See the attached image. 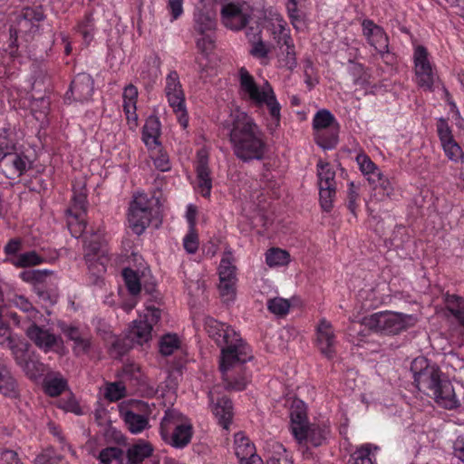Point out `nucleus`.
Segmentation results:
<instances>
[{
    "label": "nucleus",
    "mask_w": 464,
    "mask_h": 464,
    "mask_svg": "<svg viewBox=\"0 0 464 464\" xmlns=\"http://www.w3.org/2000/svg\"><path fill=\"white\" fill-rule=\"evenodd\" d=\"M222 125L227 130L237 159L245 163L264 159L266 151L265 134L250 115L237 108L231 110Z\"/></svg>",
    "instance_id": "obj_1"
},
{
    "label": "nucleus",
    "mask_w": 464,
    "mask_h": 464,
    "mask_svg": "<svg viewBox=\"0 0 464 464\" xmlns=\"http://www.w3.org/2000/svg\"><path fill=\"white\" fill-rule=\"evenodd\" d=\"M252 358V350L248 344H241L236 353L231 349L223 352L219 370L227 390L239 392L246 388L250 375L246 372L245 363Z\"/></svg>",
    "instance_id": "obj_2"
},
{
    "label": "nucleus",
    "mask_w": 464,
    "mask_h": 464,
    "mask_svg": "<svg viewBox=\"0 0 464 464\" xmlns=\"http://www.w3.org/2000/svg\"><path fill=\"white\" fill-rule=\"evenodd\" d=\"M191 421L176 409H168L160 421V436L164 442L175 449H184L191 440Z\"/></svg>",
    "instance_id": "obj_3"
},
{
    "label": "nucleus",
    "mask_w": 464,
    "mask_h": 464,
    "mask_svg": "<svg viewBox=\"0 0 464 464\" xmlns=\"http://www.w3.org/2000/svg\"><path fill=\"white\" fill-rule=\"evenodd\" d=\"M239 85L240 91L245 97L256 106L266 104L272 118L279 121L281 106L268 82H266V84L260 88L249 72L245 67H241L239 69Z\"/></svg>",
    "instance_id": "obj_4"
},
{
    "label": "nucleus",
    "mask_w": 464,
    "mask_h": 464,
    "mask_svg": "<svg viewBox=\"0 0 464 464\" xmlns=\"http://www.w3.org/2000/svg\"><path fill=\"white\" fill-rule=\"evenodd\" d=\"M416 317L396 312H378L362 318V324L370 330L386 335H395L416 324Z\"/></svg>",
    "instance_id": "obj_5"
},
{
    "label": "nucleus",
    "mask_w": 464,
    "mask_h": 464,
    "mask_svg": "<svg viewBox=\"0 0 464 464\" xmlns=\"http://www.w3.org/2000/svg\"><path fill=\"white\" fill-rule=\"evenodd\" d=\"M411 372L418 390L429 396L437 392L440 383L445 379L440 367L425 357L415 358L411 362Z\"/></svg>",
    "instance_id": "obj_6"
},
{
    "label": "nucleus",
    "mask_w": 464,
    "mask_h": 464,
    "mask_svg": "<svg viewBox=\"0 0 464 464\" xmlns=\"http://www.w3.org/2000/svg\"><path fill=\"white\" fill-rule=\"evenodd\" d=\"M314 140L324 150H333L339 141V123L326 109L319 110L313 118Z\"/></svg>",
    "instance_id": "obj_7"
},
{
    "label": "nucleus",
    "mask_w": 464,
    "mask_h": 464,
    "mask_svg": "<svg viewBox=\"0 0 464 464\" xmlns=\"http://www.w3.org/2000/svg\"><path fill=\"white\" fill-rule=\"evenodd\" d=\"M204 327L208 336L221 347L220 357H223V352L226 350L231 349L236 353L241 344H247L232 327L213 317L205 318Z\"/></svg>",
    "instance_id": "obj_8"
},
{
    "label": "nucleus",
    "mask_w": 464,
    "mask_h": 464,
    "mask_svg": "<svg viewBox=\"0 0 464 464\" xmlns=\"http://www.w3.org/2000/svg\"><path fill=\"white\" fill-rule=\"evenodd\" d=\"M165 95L169 105L177 116L178 121L183 129L188 125V114L185 103V94L176 71H170L165 80Z\"/></svg>",
    "instance_id": "obj_9"
},
{
    "label": "nucleus",
    "mask_w": 464,
    "mask_h": 464,
    "mask_svg": "<svg viewBox=\"0 0 464 464\" xmlns=\"http://www.w3.org/2000/svg\"><path fill=\"white\" fill-rule=\"evenodd\" d=\"M152 218L151 199L143 193H138L130 203L128 211L129 226L136 235H141L150 226Z\"/></svg>",
    "instance_id": "obj_10"
},
{
    "label": "nucleus",
    "mask_w": 464,
    "mask_h": 464,
    "mask_svg": "<svg viewBox=\"0 0 464 464\" xmlns=\"http://www.w3.org/2000/svg\"><path fill=\"white\" fill-rule=\"evenodd\" d=\"M231 248H227L218 266L219 293L224 303L232 302L236 296L237 266Z\"/></svg>",
    "instance_id": "obj_11"
},
{
    "label": "nucleus",
    "mask_w": 464,
    "mask_h": 464,
    "mask_svg": "<svg viewBox=\"0 0 464 464\" xmlns=\"http://www.w3.org/2000/svg\"><path fill=\"white\" fill-rule=\"evenodd\" d=\"M45 19V14L43 9V6L33 5V6H24L21 10L20 14L17 16L16 20V27L10 28V37L13 39L14 35V41H12V45L15 44L17 34H34L39 30V23Z\"/></svg>",
    "instance_id": "obj_12"
},
{
    "label": "nucleus",
    "mask_w": 464,
    "mask_h": 464,
    "mask_svg": "<svg viewBox=\"0 0 464 464\" xmlns=\"http://www.w3.org/2000/svg\"><path fill=\"white\" fill-rule=\"evenodd\" d=\"M428 56V51L424 46L418 45L415 47L413 62L417 84L425 91L431 92L433 90L436 75Z\"/></svg>",
    "instance_id": "obj_13"
},
{
    "label": "nucleus",
    "mask_w": 464,
    "mask_h": 464,
    "mask_svg": "<svg viewBox=\"0 0 464 464\" xmlns=\"http://www.w3.org/2000/svg\"><path fill=\"white\" fill-rule=\"evenodd\" d=\"M330 434V428L328 425L309 423L304 429L302 430L300 436H293L299 445L303 454H311L308 446L311 445L314 448L320 447L325 443L328 435Z\"/></svg>",
    "instance_id": "obj_14"
},
{
    "label": "nucleus",
    "mask_w": 464,
    "mask_h": 464,
    "mask_svg": "<svg viewBox=\"0 0 464 464\" xmlns=\"http://www.w3.org/2000/svg\"><path fill=\"white\" fill-rule=\"evenodd\" d=\"M362 35L367 43L383 57L389 53V37L384 29L371 19H363L362 22Z\"/></svg>",
    "instance_id": "obj_15"
},
{
    "label": "nucleus",
    "mask_w": 464,
    "mask_h": 464,
    "mask_svg": "<svg viewBox=\"0 0 464 464\" xmlns=\"http://www.w3.org/2000/svg\"><path fill=\"white\" fill-rule=\"evenodd\" d=\"M27 338L44 353H49L58 346L61 338L52 333L49 329H45L38 325V323L31 324L26 331Z\"/></svg>",
    "instance_id": "obj_16"
},
{
    "label": "nucleus",
    "mask_w": 464,
    "mask_h": 464,
    "mask_svg": "<svg viewBox=\"0 0 464 464\" xmlns=\"http://www.w3.org/2000/svg\"><path fill=\"white\" fill-rule=\"evenodd\" d=\"M250 15L240 4L228 3L221 8V20L227 28L234 31L243 29L248 23Z\"/></svg>",
    "instance_id": "obj_17"
},
{
    "label": "nucleus",
    "mask_w": 464,
    "mask_h": 464,
    "mask_svg": "<svg viewBox=\"0 0 464 464\" xmlns=\"http://www.w3.org/2000/svg\"><path fill=\"white\" fill-rule=\"evenodd\" d=\"M316 343L326 358L332 359L335 356L336 337L332 324L325 318L320 320L316 327Z\"/></svg>",
    "instance_id": "obj_18"
},
{
    "label": "nucleus",
    "mask_w": 464,
    "mask_h": 464,
    "mask_svg": "<svg viewBox=\"0 0 464 464\" xmlns=\"http://www.w3.org/2000/svg\"><path fill=\"white\" fill-rule=\"evenodd\" d=\"M19 277L24 282L31 284L33 290L56 287L59 281L57 274L48 269L24 270L20 273Z\"/></svg>",
    "instance_id": "obj_19"
},
{
    "label": "nucleus",
    "mask_w": 464,
    "mask_h": 464,
    "mask_svg": "<svg viewBox=\"0 0 464 464\" xmlns=\"http://www.w3.org/2000/svg\"><path fill=\"white\" fill-rule=\"evenodd\" d=\"M84 260L90 271L93 274H102L106 271L103 251L102 249V241L97 235L93 239L85 241Z\"/></svg>",
    "instance_id": "obj_20"
},
{
    "label": "nucleus",
    "mask_w": 464,
    "mask_h": 464,
    "mask_svg": "<svg viewBox=\"0 0 464 464\" xmlns=\"http://www.w3.org/2000/svg\"><path fill=\"white\" fill-rule=\"evenodd\" d=\"M198 190L205 198H208L212 188L211 171L208 167V155L204 150H200L197 153V162L195 166Z\"/></svg>",
    "instance_id": "obj_21"
},
{
    "label": "nucleus",
    "mask_w": 464,
    "mask_h": 464,
    "mask_svg": "<svg viewBox=\"0 0 464 464\" xmlns=\"http://www.w3.org/2000/svg\"><path fill=\"white\" fill-rule=\"evenodd\" d=\"M65 336L73 342L72 351L79 356L89 353L92 346L90 334L82 329L64 323L59 324Z\"/></svg>",
    "instance_id": "obj_22"
},
{
    "label": "nucleus",
    "mask_w": 464,
    "mask_h": 464,
    "mask_svg": "<svg viewBox=\"0 0 464 464\" xmlns=\"http://www.w3.org/2000/svg\"><path fill=\"white\" fill-rule=\"evenodd\" d=\"M210 401L211 411L218 420V422L225 430H228L233 418V406L232 401L225 397H218L216 401L214 395L211 392H208Z\"/></svg>",
    "instance_id": "obj_23"
},
{
    "label": "nucleus",
    "mask_w": 464,
    "mask_h": 464,
    "mask_svg": "<svg viewBox=\"0 0 464 464\" xmlns=\"http://www.w3.org/2000/svg\"><path fill=\"white\" fill-rule=\"evenodd\" d=\"M94 82L92 77L85 72L78 73L72 81L70 92L74 101L84 102H88L94 91Z\"/></svg>",
    "instance_id": "obj_24"
},
{
    "label": "nucleus",
    "mask_w": 464,
    "mask_h": 464,
    "mask_svg": "<svg viewBox=\"0 0 464 464\" xmlns=\"http://www.w3.org/2000/svg\"><path fill=\"white\" fill-rule=\"evenodd\" d=\"M152 451L153 449L149 442L140 440L128 449L126 464H160Z\"/></svg>",
    "instance_id": "obj_25"
},
{
    "label": "nucleus",
    "mask_w": 464,
    "mask_h": 464,
    "mask_svg": "<svg viewBox=\"0 0 464 464\" xmlns=\"http://www.w3.org/2000/svg\"><path fill=\"white\" fill-rule=\"evenodd\" d=\"M430 396L434 398L440 406L447 410H453L460 405L455 394L453 385L447 377L440 383L437 392H433Z\"/></svg>",
    "instance_id": "obj_26"
},
{
    "label": "nucleus",
    "mask_w": 464,
    "mask_h": 464,
    "mask_svg": "<svg viewBox=\"0 0 464 464\" xmlns=\"http://www.w3.org/2000/svg\"><path fill=\"white\" fill-rule=\"evenodd\" d=\"M290 431L293 436H300L308 424L306 405L300 400H295L290 407Z\"/></svg>",
    "instance_id": "obj_27"
},
{
    "label": "nucleus",
    "mask_w": 464,
    "mask_h": 464,
    "mask_svg": "<svg viewBox=\"0 0 464 464\" xmlns=\"http://www.w3.org/2000/svg\"><path fill=\"white\" fill-rule=\"evenodd\" d=\"M87 190L82 180H75L72 184V205L66 213L85 215L87 211Z\"/></svg>",
    "instance_id": "obj_28"
},
{
    "label": "nucleus",
    "mask_w": 464,
    "mask_h": 464,
    "mask_svg": "<svg viewBox=\"0 0 464 464\" xmlns=\"http://www.w3.org/2000/svg\"><path fill=\"white\" fill-rule=\"evenodd\" d=\"M10 303L12 305L23 312L25 314L26 319L31 324L41 323L43 321V314L34 307L25 296L22 295H14L13 298L10 299Z\"/></svg>",
    "instance_id": "obj_29"
},
{
    "label": "nucleus",
    "mask_w": 464,
    "mask_h": 464,
    "mask_svg": "<svg viewBox=\"0 0 464 464\" xmlns=\"http://www.w3.org/2000/svg\"><path fill=\"white\" fill-rule=\"evenodd\" d=\"M193 28L199 34L215 33L216 31L215 16L205 9L197 8L193 14Z\"/></svg>",
    "instance_id": "obj_30"
},
{
    "label": "nucleus",
    "mask_w": 464,
    "mask_h": 464,
    "mask_svg": "<svg viewBox=\"0 0 464 464\" xmlns=\"http://www.w3.org/2000/svg\"><path fill=\"white\" fill-rule=\"evenodd\" d=\"M271 30L276 44L282 48L284 44L293 42L287 23L279 14H274L271 17Z\"/></svg>",
    "instance_id": "obj_31"
},
{
    "label": "nucleus",
    "mask_w": 464,
    "mask_h": 464,
    "mask_svg": "<svg viewBox=\"0 0 464 464\" xmlns=\"http://www.w3.org/2000/svg\"><path fill=\"white\" fill-rule=\"evenodd\" d=\"M76 32L79 33L85 44L89 45L94 39L97 32L94 11H87L76 25Z\"/></svg>",
    "instance_id": "obj_32"
},
{
    "label": "nucleus",
    "mask_w": 464,
    "mask_h": 464,
    "mask_svg": "<svg viewBox=\"0 0 464 464\" xmlns=\"http://www.w3.org/2000/svg\"><path fill=\"white\" fill-rule=\"evenodd\" d=\"M151 331V325L140 319L133 321L127 334L134 344L142 345L150 340Z\"/></svg>",
    "instance_id": "obj_33"
},
{
    "label": "nucleus",
    "mask_w": 464,
    "mask_h": 464,
    "mask_svg": "<svg viewBox=\"0 0 464 464\" xmlns=\"http://www.w3.org/2000/svg\"><path fill=\"white\" fill-rule=\"evenodd\" d=\"M121 416L128 430L133 434L140 433L149 427V420L146 416L130 410H121Z\"/></svg>",
    "instance_id": "obj_34"
},
{
    "label": "nucleus",
    "mask_w": 464,
    "mask_h": 464,
    "mask_svg": "<svg viewBox=\"0 0 464 464\" xmlns=\"http://www.w3.org/2000/svg\"><path fill=\"white\" fill-rule=\"evenodd\" d=\"M160 121L155 116H150L142 128V140L144 143L152 147L159 144V138L160 136Z\"/></svg>",
    "instance_id": "obj_35"
},
{
    "label": "nucleus",
    "mask_w": 464,
    "mask_h": 464,
    "mask_svg": "<svg viewBox=\"0 0 464 464\" xmlns=\"http://www.w3.org/2000/svg\"><path fill=\"white\" fill-rule=\"evenodd\" d=\"M44 391L50 397H57L68 387L65 378L59 372L49 374L44 380Z\"/></svg>",
    "instance_id": "obj_36"
},
{
    "label": "nucleus",
    "mask_w": 464,
    "mask_h": 464,
    "mask_svg": "<svg viewBox=\"0 0 464 464\" xmlns=\"http://www.w3.org/2000/svg\"><path fill=\"white\" fill-rule=\"evenodd\" d=\"M4 262L9 263L17 268H24L43 264L44 257L32 250L19 254L16 257H5Z\"/></svg>",
    "instance_id": "obj_37"
},
{
    "label": "nucleus",
    "mask_w": 464,
    "mask_h": 464,
    "mask_svg": "<svg viewBox=\"0 0 464 464\" xmlns=\"http://www.w3.org/2000/svg\"><path fill=\"white\" fill-rule=\"evenodd\" d=\"M234 450L238 460L246 459L256 453V447L250 440L243 433L237 432L234 438Z\"/></svg>",
    "instance_id": "obj_38"
},
{
    "label": "nucleus",
    "mask_w": 464,
    "mask_h": 464,
    "mask_svg": "<svg viewBox=\"0 0 464 464\" xmlns=\"http://www.w3.org/2000/svg\"><path fill=\"white\" fill-rule=\"evenodd\" d=\"M379 450L380 448L374 444H362L352 454L353 464H375V455Z\"/></svg>",
    "instance_id": "obj_39"
},
{
    "label": "nucleus",
    "mask_w": 464,
    "mask_h": 464,
    "mask_svg": "<svg viewBox=\"0 0 464 464\" xmlns=\"http://www.w3.org/2000/svg\"><path fill=\"white\" fill-rule=\"evenodd\" d=\"M0 392L9 397H16L18 394L16 381L4 364L0 366Z\"/></svg>",
    "instance_id": "obj_40"
},
{
    "label": "nucleus",
    "mask_w": 464,
    "mask_h": 464,
    "mask_svg": "<svg viewBox=\"0 0 464 464\" xmlns=\"http://www.w3.org/2000/svg\"><path fill=\"white\" fill-rule=\"evenodd\" d=\"M317 176L319 187H336L335 171L329 163L318 162Z\"/></svg>",
    "instance_id": "obj_41"
},
{
    "label": "nucleus",
    "mask_w": 464,
    "mask_h": 464,
    "mask_svg": "<svg viewBox=\"0 0 464 464\" xmlns=\"http://www.w3.org/2000/svg\"><path fill=\"white\" fill-rule=\"evenodd\" d=\"M356 162L359 166L361 172L367 177V179L375 180V176L380 172L376 164L370 159V157L362 152L356 156Z\"/></svg>",
    "instance_id": "obj_42"
},
{
    "label": "nucleus",
    "mask_w": 464,
    "mask_h": 464,
    "mask_svg": "<svg viewBox=\"0 0 464 464\" xmlns=\"http://www.w3.org/2000/svg\"><path fill=\"white\" fill-rule=\"evenodd\" d=\"M369 182L374 185V196L380 195L379 199L381 200L385 198H391L393 193V187L391 181L381 171L375 176V180H370Z\"/></svg>",
    "instance_id": "obj_43"
},
{
    "label": "nucleus",
    "mask_w": 464,
    "mask_h": 464,
    "mask_svg": "<svg viewBox=\"0 0 464 464\" xmlns=\"http://www.w3.org/2000/svg\"><path fill=\"white\" fill-rule=\"evenodd\" d=\"M67 214V227L71 235L78 238L80 237L86 229V223L84 221V215L79 213H66Z\"/></svg>",
    "instance_id": "obj_44"
},
{
    "label": "nucleus",
    "mask_w": 464,
    "mask_h": 464,
    "mask_svg": "<svg viewBox=\"0 0 464 464\" xmlns=\"http://www.w3.org/2000/svg\"><path fill=\"white\" fill-rule=\"evenodd\" d=\"M289 261L290 256L288 252L280 248H271L266 254V262L270 267L285 266Z\"/></svg>",
    "instance_id": "obj_45"
},
{
    "label": "nucleus",
    "mask_w": 464,
    "mask_h": 464,
    "mask_svg": "<svg viewBox=\"0 0 464 464\" xmlns=\"http://www.w3.org/2000/svg\"><path fill=\"white\" fill-rule=\"evenodd\" d=\"M122 276L125 285L131 295H137L140 292V282L138 273L131 268H124L122 270Z\"/></svg>",
    "instance_id": "obj_46"
},
{
    "label": "nucleus",
    "mask_w": 464,
    "mask_h": 464,
    "mask_svg": "<svg viewBox=\"0 0 464 464\" xmlns=\"http://www.w3.org/2000/svg\"><path fill=\"white\" fill-rule=\"evenodd\" d=\"M134 343L126 334L123 337H115L110 348V353L114 357H121L125 354Z\"/></svg>",
    "instance_id": "obj_47"
},
{
    "label": "nucleus",
    "mask_w": 464,
    "mask_h": 464,
    "mask_svg": "<svg viewBox=\"0 0 464 464\" xmlns=\"http://www.w3.org/2000/svg\"><path fill=\"white\" fill-rule=\"evenodd\" d=\"M8 161L11 163L14 172L17 173L18 177H21L32 167V162L27 156L16 153L14 151L12 152Z\"/></svg>",
    "instance_id": "obj_48"
},
{
    "label": "nucleus",
    "mask_w": 464,
    "mask_h": 464,
    "mask_svg": "<svg viewBox=\"0 0 464 464\" xmlns=\"http://www.w3.org/2000/svg\"><path fill=\"white\" fill-rule=\"evenodd\" d=\"M249 42L251 44L249 53L253 57L257 59L267 58L270 50L258 34L250 37Z\"/></svg>",
    "instance_id": "obj_49"
},
{
    "label": "nucleus",
    "mask_w": 464,
    "mask_h": 464,
    "mask_svg": "<svg viewBox=\"0 0 464 464\" xmlns=\"http://www.w3.org/2000/svg\"><path fill=\"white\" fill-rule=\"evenodd\" d=\"M267 309L277 316H285L290 309V302L282 297L271 298L267 301Z\"/></svg>",
    "instance_id": "obj_50"
},
{
    "label": "nucleus",
    "mask_w": 464,
    "mask_h": 464,
    "mask_svg": "<svg viewBox=\"0 0 464 464\" xmlns=\"http://www.w3.org/2000/svg\"><path fill=\"white\" fill-rule=\"evenodd\" d=\"M336 187H319L320 205L324 211L329 212L333 208Z\"/></svg>",
    "instance_id": "obj_51"
},
{
    "label": "nucleus",
    "mask_w": 464,
    "mask_h": 464,
    "mask_svg": "<svg viewBox=\"0 0 464 464\" xmlns=\"http://www.w3.org/2000/svg\"><path fill=\"white\" fill-rule=\"evenodd\" d=\"M104 396L110 401H117L126 396L125 385L121 382H111L106 386Z\"/></svg>",
    "instance_id": "obj_52"
},
{
    "label": "nucleus",
    "mask_w": 464,
    "mask_h": 464,
    "mask_svg": "<svg viewBox=\"0 0 464 464\" xmlns=\"http://www.w3.org/2000/svg\"><path fill=\"white\" fill-rule=\"evenodd\" d=\"M179 341L176 334H166L160 342V352L164 356L171 355L179 348Z\"/></svg>",
    "instance_id": "obj_53"
},
{
    "label": "nucleus",
    "mask_w": 464,
    "mask_h": 464,
    "mask_svg": "<svg viewBox=\"0 0 464 464\" xmlns=\"http://www.w3.org/2000/svg\"><path fill=\"white\" fill-rule=\"evenodd\" d=\"M200 35L196 41V45L201 54L207 57L215 47V33L202 34Z\"/></svg>",
    "instance_id": "obj_54"
},
{
    "label": "nucleus",
    "mask_w": 464,
    "mask_h": 464,
    "mask_svg": "<svg viewBox=\"0 0 464 464\" xmlns=\"http://www.w3.org/2000/svg\"><path fill=\"white\" fill-rule=\"evenodd\" d=\"M58 286L56 287H49L46 289H36L33 290L34 293L38 296L39 300L43 302L46 305H53L58 301Z\"/></svg>",
    "instance_id": "obj_55"
},
{
    "label": "nucleus",
    "mask_w": 464,
    "mask_h": 464,
    "mask_svg": "<svg viewBox=\"0 0 464 464\" xmlns=\"http://www.w3.org/2000/svg\"><path fill=\"white\" fill-rule=\"evenodd\" d=\"M123 455V450L118 447H108L103 449L98 456L100 464H111L112 460L120 459Z\"/></svg>",
    "instance_id": "obj_56"
},
{
    "label": "nucleus",
    "mask_w": 464,
    "mask_h": 464,
    "mask_svg": "<svg viewBox=\"0 0 464 464\" xmlns=\"http://www.w3.org/2000/svg\"><path fill=\"white\" fill-rule=\"evenodd\" d=\"M62 459L63 456L56 454L53 448H47L36 456L34 464H57Z\"/></svg>",
    "instance_id": "obj_57"
},
{
    "label": "nucleus",
    "mask_w": 464,
    "mask_h": 464,
    "mask_svg": "<svg viewBox=\"0 0 464 464\" xmlns=\"http://www.w3.org/2000/svg\"><path fill=\"white\" fill-rule=\"evenodd\" d=\"M446 156L452 161H459L463 158V152L460 146L455 140L441 144Z\"/></svg>",
    "instance_id": "obj_58"
},
{
    "label": "nucleus",
    "mask_w": 464,
    "mask_h": 464,
    "mask_svg": "<svg viewBox=\"0 0 464 464\" xmlns=\"http://www.w3.org/2000/svg\"><path fill=\"white\" fill-rule=\"evenodd\" d=\"M436 127H437V133H438V136H439V139H440L441 144L454 140L451 128L449 125L446 119L439 118L437 121Z\"/></svg>",
    "instance_id": "obj_59"
},
{
    "label": "nucleus",
    "mask_w": 464,
    "mask_h": 464,
    "mask_svg": "<svg viewBox=\"0 0 464 464\" xmlns=\"http://www.w3.org/2000/svg\"><path fill=\"white\" fill-rule=\"evenodd\" d=\"M359 198L358 188L351 181L347 190V208L350 212L356 218L357 199Z\"/></svg>",
    "instance_id": "obj_60"
},
{
    "label": "nucleus",
    "mask_w": 464,
    "mask_h": 464,
    "mask_svg": "<svg viewBox=\"0 0 464 464\" xmlns=\"http://www.w3.org/2000/svg\"><path fill=\"white\" fill-rule=\"evenodd\" d=\"M284 46H285V55L283 59L284 66L288 70L293 71L297 66L294 42L285 44Z\"/></svg>",
    "instance_id": "obj_61"
},
{
    "label": "nucleus",
    "mask_w": 464,
    "mask_h": 464,
    "mask_svg": "<svg viewBox=\"0 0 464 464\" xmlns=\"http://www.w3.org/2000/svg\"><path fill=\"white\" fill-rule=\"evenodd\" d=\"M137 102H123V111L126 115L128 124L130 129H135L138 126V115L136 113Z\"/></svg>",
    "instance_id": "obj_62"
},
{
    "label": "nucleus",
    "mask_w": 464,
    "mask_h": 464,
    "mask_svg": "<svg viewBox=\"0 0 464 464\" xmlns=\"http://www.w3.org/2000/svg\"><path fill=\"white\" fill-rule=\"evenodd\" d=\"M451 298L457 302V306H449L448 309L459 324L464 327V301L457 295H452Z\"/></svg>",
    "instance_id": "obj_63"
},
{
    "label": "nucleus",
    "mask_w": 464,
    "mask_h": 464,
    "mask_svg": "<svg viewBox=\"0 0 464 464\" xmlns=\"http://www.w3.org/2000/svg\"><path fill=\"white\" fill-rule=\"evenodd\" d=\"M183 246L188 254H195L197 252L198 248V235L194 229H190V231L184 237Z\"/></svg>",
    "instance_id": "obj_64"
}]
</instances>
